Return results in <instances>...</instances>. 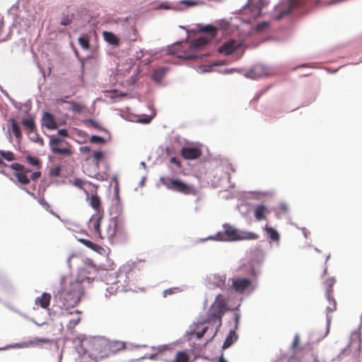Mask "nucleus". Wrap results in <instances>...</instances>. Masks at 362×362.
Instances as JSON below:
<instances>
[{
  "label": "nucleus",
  "instance_id": "obj_64",
  "mask_svg": "<svg viewBox=\"0 0 362 362\" xmlns=\"http://www.w3.org/2000/svg\"><path fill=\"white\" fill-rule=\"evenodd\" d=\"M218 362H228L223 356L219 358Z\"/></svg>",
  "mask_w": 362,
  "mask_h": 362
},
{
  "label": "nucleus",
  "instance_id": "obj_54",
  "mask_svg": "<svg viewBox=\"0 0 362 362\" xmlns=\"http://www.w3.org/2000/svg\"><path fill=\"white\" fill-rule=\"evenodd\" d=\"M58 134L64 137L67 136V131L65 129L58 130Z\"/></svg>",
  "mask_w": 362,
  "mask_h": 362
},
{
  "label": "nucleus",
  "instance_id": "obj_60",
  "mask_svg": "<svg viewBox=\"0 0 362 362\" xmlns=\"http://www.w3.org/2000/svg\"><path fill=\"white\" fill-rule=\"evenodd\" d=\"M0 173H1L2 175H5V176H6V177H8L10 178V180H13V177H9V175H8V174L5 171V170H0Z\"/></svg>",
  "mask_w": 362,
  "mask_h": 362
},
{
  "label": "nucleus",
  "instance_id": "obj_31",
  "mask_svg": "<svg viewBox=\"0 0 362 362\" xmlns=\"http://www.w3.org/2000/svg\"><path fill=\"white\" fill-rule=\"evenodd\" d=\"M10 122L11 124V129H12V132H13L14 136H16V139H20L21 137L22 134H21V131L18 124L13 118H11L10 119Z\"/></svg>",
  "mask_w": 362,
  "mask_h": 362
},
{
  "label": "nucleus",
  "instance_id": "obj_26",
  "mask_svg": "<svg viewBox=\"0 0 362 362\" xmlns=\"http://www.w3.org/2000/svg\"><path fill=\"white\" fill-rule=\"evenodd\" d=\"M166 69L163 67L156 69L152 74V79L156 82H160L164 77Z\"/></svg>",
  "mask_w": 362,
  "mask_h": 362
},
{
  "label": "nucleus",
  "instance_id": "obj_41",
  "mask_svg": "<svg viewBox=\"0 0 362 362\" xmlns=\"http://www.w3.org/2000/svg\"><path fill=\"white\" fill-rule=\"evenodd\" d=\"M259 69V67L256 66L254 69L248 71L247 73L246 74V76L247 77L255 78L257 76V74L256 73L258 71Z\"/></svg>",
  "mask_w": 362,
  "mask_h": 362
},
{
  "label": "nucleus",
  "instance_id": "obj_44",
  "mask_svg": "<svg viewBox=\"0 0 362 362\" xmlns=\"http://www.w3.org/2000/svg\"><path fill=\"white\" fill-rule=\"evenodd\" d=\"M173 54H176L177 57L179 58H183V59H192V58H197V57L195 55L189 54L185 52H184L183 54L176 53L173 52Z\"/></svg>",
  "mask_w": 362,
  "mask_h": 362
},
{
  "label": "nucleus",
  "instance_id": "obj_35",
  "mask_svg": "<svg viewBox=\"0 0 362 362\" xmlns=\"http://www.w3.org/2000/svg\"><path fill=\"white\" fill-rule=\"evenodd\" d=\"M0 156L7 161H12L15 159L13 153L9 151L0 150Z\"/></svg>",
  "mask_w": 362,
  "mask_h": 362
},
{
  "label": "nucleus",
  "instance_id": "obj_19",
  "mask_svg": "<svg viewBox=\"0 0 362 362\" xmlns=\"http://www.w3.org/2000/svg\"><path fill=\"white\" fill-rule=\"evenodd\" d=\"M255 217L257 221L264 220L266 216L269 213L267 207L264 204H259L255 209Z\"/></svg>",
  "mask_w": 362,
  "mask_h": 362
},
{
  "label": "nucleus",
  "instance_id": "obj_43",
  "mask_svg": "<svg viewBox=\"0 0 362 362\" xmlns=\"http://www.w3.org/2000/svg\"><path fill=\"white\" fill-rule=\"evenodd\" d=\"M300 344V337L298 334H296L292 343V349L296 351Z\"/></svg>",
  "mask_w": 362,
  "mask_h": 362
},
{
  "label": "nucleus",
  "instance_id": "obj_21",
  "mask_svg": "<svg viewBox=\"0 0 362 362\" xmlns=\"http://www.w3.org/2000/svg\"><path fill=\"white\" fill-rule=\"evenodd\" d=\"M69 313L73 316L68 320L66 327L67 329L71 331L79 322L80 317L78 316L79 312L77 310L74 311V314L73 312H70Z\"/></svg>",
  "mask_w": 362,
  "mask_h": 362
},
{
  "label": "nucleus",
  "instance_id": "obj_5",
  "mask_svg": "<svg viewBox=\"0 0 362 362\" xmlns=\"http://www.w3.org/2000/svg\"><path fill=\"white\" fill-rule=\"evenodd\" d=\"M225 232L220 240L227 241H235L241 240H257L258 235L249 231H244L236 229L229 225L224 226Z\"/></svg>",
  "mask_w": 362,
  "mask_h": 362
},
{
  "label": "nucleus",
  "instance_id": "obj_9",
  "mask_svg": "<svg viewBox=\"0 0 362 362\" xmlns=\"http://www.w3.org/2000/svg\"><path fill=\"white\" fill-rule=\"evenodd\" d=\"M262 6V0H250L243 10V14L250 16L249 21L255 19L260 16Z\"/></svg>",
  "mask_w": 362,
  "mask_h": 362
},
{
  "label": "nucleus",
  "instance_id": "obj_58",
  "mask_svg": "<svg viewBox=\"0 0 362 362\" xmlns=\"http://www.w3.org/2000/svg\"><path fill=\"white\" fill-rule=\"evenodd\" d=\"M302 230H303V235H304V237H305V238H308V235H309V234H310V232H309L306 228H303L302 229Z\"/></svg>",
  "mask_w": 362,
  "mask_h": 362
},
{
  "label": "nucleus",
  "instance_id": "obj_37",
  "mask_svg": "<svg viewBox=\"0 0 362 362\" xmlns=\"http://www.w3.org/2000/svg\"><path fill=\"white\" fill-rule=\"evenodd\" d=\"M25 159L29 163V164L33 166L40 167V160L36 157L28 155L26 156Z\"/></svg>",
  "mask_w": 362,
  "mask_h": 362
},
{
  "label": "nucleus",
  "instance_id": "obj_3",
  "mask_svg": "<svg viewBox=\"0 0 362 362\" xmlns=\"http://www.w3.org/2000/svg\"><path fill=\"white\" fill-rule=\"evenodd\" d=\"M92 269H95V271L96 272V275L92 279V281L95 279H100V280L105 282L106 284L119 283V280H117V279L122 277L123 273L127 274L131 270L129 267H123L120 268L118 275H116L117 272L113 269L105 268V265L98 264L97 263V260L93 259Z\"/></svg>",
  "mask_w": 362,
  "mask_h": 362
},
{
  "label": "nucleus",
  "instance_id": "obj_55",
  "mask_svg": "<svg viewBox=\"0 0 362 362\" xmlns=\"http://www.w3.org/2000/svg\"><path fill=\"white\" fill-rule=\"evenodd\" d=\"M110 93L111 94L110 97L112 98H116V97H117L119 95H118V91L117 90H111V91H110Z\"/></svg>",
  "mask_w": 362,
  "mask_h": 362
},
{
  "label": "nucleus",
  "instance_id": "obj_61",
  "mask_svg": "<svg viewBox=\"0 0 362 362\" xmlns=\"http://www.w3.org/2000/svg\"><path fill=\"white\" fill-rule=\"evenodd\" d=\"M81 151H90V147L89 146H82L80 148Z\"/></svg>",
  "mask_w": 362,
  "mask_h": 362
},
{
  "label": "nucleus",
  "instance_id": "obj_14",
  "mask_svg": "<svg viewBox=\"0 0 362 362\" xmlns=\"http://www.w3.org/2000/svg\"><path fill=\"white\" fill-rule=\"evenodd\" d=\"M180 154L186 160H194L199 158L202 152L199 147L185 146L181 148Z\"/></svg>",
  "mask_w": 362,
  "mask_h": 362
},
{
  "label": "nucleus",
  "instance_id": "obj_51",
  "mask_svg": "<svg viewBox=\"0 0 362 362\" xmlns=\"http://www.w3.org/2000/svg\"><path fill=\"white\" fill-rule=\"evenodd\" d=\"M174 293V288H169L167 290H165L163 292V297H166L168 295H172Z\"/></svg>",
  "mask_w": 362,
  "mask_h": 362
},
{
  "label": "nucleus",
  "instance_id": "obj_56",
  "mask_svg": "<svg viewBox=\"0 0 362 362\" xmlns=\"http://www.w3.org/2000/svg\"><path fill=\"white\" fill-rule=\"evenodd\" d=\"M225 281H226V277H224V279H220V281L217 283V285L218 287L220 288H223V286L225 285Z\"/></svg>",
  "mask_w": 362,
  "mask_h": 362
},
{
  "label": "nucleus",
  "instance_id": "obj_34",
  "mask_svg": "<svg viewBox=\"0 0 362 362\" xmlns=\"http://www.w3.org/2000/svg\"><path fill=\"white\" fill-rule=\"evenodd\" d=\"M202 30L209 33V35H210V38L209 39L211 40L212 38H214L216 36V30H217L213 25H207L204 26L202 29Z\"/></svg>",
  "mask_w": 362,
  "mask_h": 362
},
{
  "label": "nucleus",
  "instance_id": "obj_42",
  "mask_svg": "<svg viewBox=\"0 0 362 362\" xmlns=\"http://www.w3.org/2000/svg\"><path fill=\"white\" fill-rule=\"evenodd\" d=\"M10 168L17 172H22L24 170V166L18 163H11Z\"/></svg>",
  "mask_w": 362,
  "mask_h": 362
},
{
  "label": "nucleus",
  "instance_id": "obj_8",
  "mask_svg": "<svg viewBox=\"0 0 362 362\" xmlns=\"http://www.w3.org/2000/svg\"><path fill=\"white\" fill-rule=\"evenodd\" d=\"M336 283V280L334 278L327 279L324 282V287L325 289V296L327 297V300L329 303V305L327 306L326 311L327 315V320L329 321L330 319L328 316L329 313H333L337 310V302L332 296L333 293V286Z\"/></svg>",
  "mask_w": 362,
  "mask_h": 362
},
{
  "label": "nucleus",
  "instance_id": "obj_27",
  "mask_svg": "<svg viewBox=\"0 0 362 362\" xmlns=\"http://www.w3.org/2000/svg\"><path fill=\"white\" fill-rule=\"evenodd\" d=\"M22 124L24 127L28 129L30 132H33L35 129V121L31 116L23 118Z\"/></svg>",
  "mask_w": 362,
  "mask_h": 362
},
{
  "label": "nucleus",
  "instance_id": "obj_32",
  "mask_svg": "<svg viewBox=\"0 0 362 362\" xmlns=\"http://www.w3.org/2000/svg\"><path fill=\"white\" fill-rule=\"evenodd\" d=\"M39 342L48 343V342H49V340L47 339H45V338L37 339L35 341H29V342H24V343H21V344H15L14 347L23 348V347L28 346L29 345L37 344Z\"/></svg>",
  "mask_w": 362,
  "mask_h": 362
},
{
  "label": "nucleus",
  "instance_id": "obj_53",
  "mask_svg": "<svg viewBox=\"0 0 362 362\" xmlns=\"http://www.w3.org/2000/svg\"><path fill=\"white\" fill-rule=\"evenodd\" d=\"M21 189H23V190H25L26 192V193H28V194H30L32 197H33L34 199H36V197L35 195V194L33 192H32L29 188H27L25 187H21Z\"/></svg>",
  "mask_w": 362,
  "mask_h": 362
},
{
  "label": "nucleus",
  "instance_id": "obj_6",
  "mask_svg": "<svg viewBox=\"0 0 362 362\" xmlns=\"http://www.w3.org/2000/svg\"><path fill=\"white\" fill-rule=\"evenodd\" d=\"M107 339L104 337H92V355L95 360L107 358Z\"/></svg>",
  "mask_w": 362,
  "mask_h": 362
},
{
  "label": "nucleus",
  "instance_id": "obj_1",
  "mask_svg": "<svg viewBox=\"0 0 362 362\" xmlns=\"http://www.w3.org/2000/svg\"><path fill=\"white\" fill-rule=\"evenodd\" d=\"M72 258H76V260L80 262L78 267L76 279L75 281H71L69 286H67L66 285V280L62 278V289L56 296L57 298H59L62 301L63 305L66 307H74L76 305L79 303L84 292L85 286L83 284L89 285L90 283V279L89 277L90 259L88 257L71 255L66 259L69 267H70V261Z\"/></svg>",
  "mask_w": 362,
  "mask_h": 362
},
{
  "label": "nucleus",
  "instance_id": "obj_11",
  "mask_svg": "<svg viewBox=\"0 0 362 362\" xmlns=\"http://www.w3.org/2000/svg\"><path fill=\"white\" fill-rule=\"evenodd\" d=\"M107 151L106 150H98L94 146H92V158L93 162L98 168L100 165H102L105 170H107Z\"/></svg>",
  "mask_w": 362,
  "mask_h": 362
},
{
  "label": "nucleus",
  "instance_id": "obj_17",
  "mask_svg": "<svg viewBox=\"0 0 362 362\" xmlns=\"http://www.w3.org/2000/svg\"><path fill=\"white\" fill-rule=\"evenodd\" d=\"M107 357L124 350L126 347L125 343L121 341H110L107 339Z\"/></svg>",
  "mask_w": 362,
  "mask_h": 362
},
{
  "label": "nucleus",
  "instance_id": "obj_4",
  "mask_svg": "<svg viewBox=\"0 0 362 362\" xmlns=\"http://www.w3.org/2000/svg\"><path fill=\"white\" fill-rule=\"evenodd\" d=\"M160 182L168 189L185 195L196 196L198 193V190L194 185L185 182L178 178L165 177H161Z\"/></svg>",
  "mask_w": 362,
  "mask_h": 362
},
{
  "label": "nucleus",
  "instance_id": "obj_33",
  "mask_svg": "<svg viewBox=\"0 0 362 362\" xmlns=\"http://www.w3.org/2000/svg\"><path fill=\"white\" fill-rule=\"evenodd\" d=\"M233 338H235V340H236L237 336L235 334V331H230L228 336L226 339L222 348L223 349L228 348L233 343Z\"/></svg>",
  "mask_w": 362,
  "mask_h": 362
},
{
  "label": "nucleus",
  "instance_id": "obj_30",
  "mask_svg": "<svg viewBox=\"0 0 362 362\" xmlns=\"http://www.w3.org/2000/svg\"><path fill=\"white\" fill-rule=\"evenodd\" d=\"M92 250L97 252V257L101 255L107 262V254L106 250L100 245L92 243Z\"/></svg>",
  "mask_w": 362,
  "mask_h": 362
},
{
  "label": "nucleus",
  "instance_id": "obj_57",
  "mask_svg": "<svg viewBox=\"0 0 362 362\" xmlns=\"http://www.w3.org/2000/svg\"><path fill=\"white\" fill-rule=\"evenodd\" d=\"M170 162H171L172 163H175V164H176V165H178V166H180V162H179V161L177 160V158H175V157H172V158H170Z\"/></svg>",
  "mask_w": 362,
  "mask_h": 362
},
{
  "label": "nucleus",
  "instance_id": "obj_52",
  "mask_svg": "<svg viewBox=\"0 0 362 362\" xmlns=\"http://www.w3.org/2000/svg\"><path fill=\"white\" fill-rule=\"evenodd\" d=\"M10 101L12 103L13 105L16 108H17V109H18V110H21V103H19L16 102V100H13V99H11V98H10Z\"/></svg>",
  "mask_w": 362,
  "mask_h": 362
},
{
  "label": "nucleus",
  "instance_id": "obj_22",
  "mask_svg": "<svg viewBox=\"0 0 362 362\" xmlns=\"http://www.w3.org/2000/svg\"><path fill=\"white\" fill-rule=\"evenodd\" d=\"M43 124L49 129H55L57 127L56 122L52 118V116L49 112H45L43 118Z\"/></svg>",
  "mask_w": 362,
  "mask_h": 362
},
{
  "label": "nucleus",
  "instance_id": "obj_29",
  "mask_svg": "<svg viewBox=\"0 0 362 362\" xmlns=\"http://www.w3.org/2000/svg\"><path fill=\"white\" fill-rule=\"evenodd\" d=\"M15 176L17 179V181L23 185H27L30 182V178L25 173V171L16 172L15 173Z\"/></svg>",
  "mask_w": 362,
  "mask_h": 362
},
{
  "label": "nucleus",
  "instance_id": "obj_13",
  "mask_svg": "<svg viewBox=\"0 0 362 362\" xmlns=\"http://www.w3.org/2000/svg\"><path fill=\"white\" fill-rule=\"evenodd\" d=\"M240 43L235 40H229L224 42L218 49L219 53L225 55L233 54L240 47Z\"/></svg>",
  "mask_w": 362,
  "mask_h": 362
},
{
  "label": "nucleus",
  "instance_id": "obj_24",
  "mask_svg": "<svg viewBox=\"0 0 362 362\" xmlns=\"http://www.w3.org/2000/svg\"><path fill=\"white\" fill-rule=\"evenodd\" d=\"M189 354L187 351H177L174 358L170 362H189Z\"/></svg>",
  "mask_w": 362,
  "mask_h": 362
},
{
  "label": "nucleus",
  "instance_id": "obj_25",
  "mask_svg": "<svg viewBox=\"0 0 362 362\" xmlns=\"http://www.w3.org/2000/svg\"><path fill=\"white\" fill-rule=\"evenodd\" d=\"M290 8H287L285 11H284L281 15L276 16V19L281 18L284 16L288 14L291 12V8H296L303 4V0H290Z\"/></svg>",
  "mask_w": 362,
  "mask_h": 362
},
{
  "label": "nucleus",
  "instance_id": "obj_46",
  "mask_svg": "<svg viewBox=\"0 0 362 362\" xmlns=\"http://www.w3.org/2000/svg\"><path fill=\"white\" fill-rule=\"evenodd\" d=\"M38 203L46 210H49L50 206L42 197L38 199Z\"/></svg>",
  "mask_w": 362,
  "mask_h": 362
},
{
  "label": "nucleus",
  "instance_id": "obj_2",
  "mask_svg": "<svg viewBox=\"0 0 362 362\" xmlns=\"http://www.w3.org/2000/svg\"><path fill=\"white\" fill-rule=\"evenodd\" d=\"M228 309L226 298L221 294H218L209 310L206 320L197 324L192 334L195 335L197 339L202 338L208 330V327L205 326L204 324L213 323L216 324L215 330L211 336V338H213L221 327V318Z\"/></svg>",
  "mask_w": 362,
  "mask_h": 362
},
{
  "label": "nucleus",
  "instance_id": "obj_15",
  "mask_svg": "<svg viewBox=\"0 0 362 362\" xmlns=\"http://www.w3.org/2000/svg\"><path fill=\"white\" fill-rule=\"evenodd\" d=\"M252 286V281L249 279L233 278L232 279V287L238 293H243Z\"/></svg>",
  "mask_w": 362,
  "mask_h": 362
},
{
  "label": "nucleus",
  "instance_id": "obj_63",
  "mask_svg": "<svg viewBox=\"0 0 362 362\" xmlns=\"http://www.w3.org/2000/svg\"><path fill=\"white\" fill-rule=\"evenodd\" d=\"M159 8H164V9H168L169 7L164 5L163 4H160V6L158 7Z\"/></svg>",
  "mask_w": 362,
  "mask_h": 362
},
{
  "label": "nucleus",
  "instance_id": "obj_50",
  "mask_svg": "<svg viewBox=\"0 0 362 362\" xmlns=\"http://www.w3.org/2000/svg\"><path fill=\"white\" fill-rule=\"evenodd\" d=\"M74 185L78 187V188H82L83 187V185H84V182L83 180H80V179H78L76 178L75 180H74Z\"/></svg>",
  "mask_w": 362,
  "mask_h": 362
},
{
  "label": "nucleus",
  "instance_id": "obj_38",
  "mask_svg": "<svg viewBox=\"0 0 362 362\" xmlns=\"http://www.w3.org/2000/svg\"><path fill=\"white\" fill-rule=\"evenodd\" d=\"M170 350V348H169V346L168 345H163V346H158V353L155 354H153L151 356V359H154L156 358V357H158V356H161L162 354L165 351H168Z\"/></svg>",
  "mask_w": 362,
  "mask_h": 362
},
{
  "label": "nucleus",
  "instance_id": "obj_12",
  "mask_svg": "<svg viewBox=\"0 0 362 362\" xmlns=\"http://www.w3.org/2000/svg\"><path fill=\"white\" fill-rule=\"evenodd\" d=\"M114 230L111 236H123L126 234L125 221L122 215H119L113 218Z\"/></svg>",
  "mask_w": 362,
  "mask_h": 362
},
{
  "label": "nucleus",
  "instance_id": "obj_47",
  "mask_svg": "<svg viewBox=\"0 0 362 362\" xmlns=\"http://www.w3.org/2000/svg\"><path fill=\"white\" fill-rule=\"evenodd\" d=\"M71 19L68 16H64L60 23L63 25H68L71 23Z\"/></svg>",
  "mask_w": 362,
  "mask_h": 362
},
{
  "label": "nucleus",
  "instance_id": "obj_59",
  "mask_svg": "<svg viewBox=\"0 0 362 362\" xmlns=\"http://www.w3.org/2000/svg\"><path fill=\"white\" fill-rule=\"evenodd\" d=\"M35 141L38 142L42 146L43 145V139L40 138L39 136H36V139L35 140Z\"/></svg>",
  "mask_w": 362,
  "mask_h": 362
},
{
  "label": "nucleus",
  "instance_id": "obj_40",
  "mask_svg": "<svg viewBox=\"0 0 362 362\" xmlns=\"http://www.w3.org/2000/svg\"><path fill=\"white\" fill-rule=\"evenodd\" d=\"M78 42H79V44L81 45V46L83 49H88L89 48L90 44H89V40H88V38H86L85 37H80L78 38Z\"/></svg>",
  "mask_w": 362,
  "mask_h": 362
},
{
  "label": "nucleus",
  "instance_id": "obj_45",
  "mask_svg": "<svg viewBox=\"0 0 362 362\" xmlns=\"http://www.w3.org/2000/svg\"><path fill=\"white\" fill-rule=\"evenodd\" d=\"M76 240L83 243V245H85L88 248H90V240H88V239H85V238H80V237H78L76 235H75Z\"/></svg>",
  "mask_w": 362,
  "mask_h": 362
},
{
  "label": "nucleus",
  "instance_id": "obj_16",
  "mask_svg": "<svg viewBox=\"0 0 362 362\" xmlns=\"http://www.w3.org/2000/svg\"><path fill=\"white\" fill-rule=\"evenodd\" d=\"M62 139H59L55 136H52L49 140V146L51 151L56 154L59 155H68L70 153V151L66 148H60L58 144L62 142Z\"/></svg>",
  "mask_w": 362,
  "mask_h": 362
},
{
  "label": "nucleus",
  "instance_id": "obj_62",
  "mask_svg": "<svg viewBox=\"0 0 362 362\" xmlns=\"http://www.w3.org/2000/svg\"><path fill=\"white\" fill-rule=\"evenodd\" d=\"M85 192L86 194V200L88 202L89 204L90 205V199H89V194L86 190H85Z\"/></svg>",
  "mask_w": 362,
  "mask_h": 362
},
{
  "label": "nucleus",
  "instance_id": "obj_39",
  "mask_svg": "<svg viewBox=\"0 0 362 362\" xmlns=\"http://www.w3.org/2000/svg\"><path fill=\"white\" fill-rule=\"evenodd\" d=\"M61 172L60 166H54L49 170V175L51 177H58Z\"/></svg>",
  "mask_w": 362,
  "mask_h": 362
},
{
  "label": "nucleus",
  "instance_id": "obj_7",
  "mask_svg": "<svg viewBox=\"0 0 362 362\" xmlns=\"http://www.w3.org/2000/svg\"><path fill=\"white\" fill-rule=\"evenodd\" d=\"M92 208L94 209L96 211V214L92 216V217L94 216L95 219L96 220L93 225L94 233L98 235V238L103 239L100 231V221L104 216V210L101 207L100 199L97 194H92Z\"/></svg>",
  "mask_w": 362,
  "mask_h": 362
},
{
  "label": "nucleus",
  "instance_id": "obj_18",
  "mask_svg": "<svg viewBox=\"0 0 362 362\" xmlns=\"http://www.w3.org/2000/svg\"><path fill=\"white\" fill-rule=\"evenodd\" d=\"M210 39L206 37H198L192 42L189 49L191 50L201 49L206 45L210 42Z\"/></svg>",
  "mask_w": 362,
  "mask_h": 362
},
{
  "label": "nucleus",
  "instance_id": "obj_36",
  "mask_svg": "<svg viewBox=\"0 0 362 362\" xmlns=\"http://www.w3.org/2000/svg\"><path fill=\"white\" fill-rule=\"evenodd\" d=\"M181 4L186 5L187 7L200 6L204 4L202 1H194V0H184L181 1Z\"/></svg>",
  "mask_w": 362,
  "mask_h": 362
},
{
  "label": "nucleus",
  "instance_id": "obj_48",
  "mask_svg": "<svg viewBox=\"0 0 362 362\" xmlns=\"http://www.w3.org/2000/svg\"><path fill=\"white\" fill-rule=\"evenodd\" d=\"M268 26H269V23L267 22H262L261 23H259L257 25V30L262 31L264 29H266L267 28H268Z\"/></svg>",
  "mask_w": 362,
  "mask_h": 362
},
{
  "label": "nucleus",
  "instance_id": "obj_23",
  "mask_svg": "<svg viewBox=\"0 0 362 362\" xmlns=\"http://www.w3.org/2000/svg\"><path fill=\"white\" fill-rule=\"evenodd\" d=\"M103 37L106 42L113 46H118L119 45V40L118 37L111 32L104 31Z\"/></svg>",
  "mask_w": 362,
  "mask_h": 362
},
{
  "label": "nucleus",
  "instance_id": "obj_49",
  "mask_svg": "<svg viewBox=\"0 0 362 362\" xmlns=\"http://www.w3.org/2000/svg\"><path fill=\"white\" fill-rule=\"evenodd\" d=\"M41 176V173L40 171L34 172L31 174L30 180H36Z\"/></svg>",
  "mask_w": 362,
  "mask_h": 362
},
{
  "label": "nucleus",
  "instance_id": "obj_28",
  "mask_svg": "<svg viewBox=\"0 0 362 362\" xmlns=\"http://www.w3.org/2000/svg\"><path fill=\"white\" fill-rule=\"evenodd\" d=\"M265 231L271 240H272L273 241H275V242L279 241L280 235H279V233L274 228H273L272 227L266 226Z\"/></svg>",
  "mask_w": 362,
  "mask_h": 362
},
{
  "label": "nucleus",
  "instance_id": "obj_20",
  "mask_svg": "<svg viewBox=\"0 0 362 362\" xmlns=\"http://www.w3.org/2000/svg\"><path fill=\"white\" fill-rule=\"evenodd\" d=\"M50 300L51 295L44 292L40 297L36 298L35 303L40 305L41 308L46 309L49 306Z\"/></svg>",
  "mask_w": 362,
  "mask_h": 362
},
{
  "label": "nucleus",
  "instance_id": "obj_10",
  "mask_svg": "<svg viewBox=\"0 0 362 362\" xmlns=\"http://www.w3.org/2000/svg\"><path fill=\"white\" fill-rule=\"evenodd\" d=\"M92 127L100 130L101 136L92 135V146L95 145L103 146L110 141L111 136L110 132L104 128H101L99 124L92 120Z\"/></svg>",
  "mask_w": 362,
  "mask_h": 362
}]
</instances>
